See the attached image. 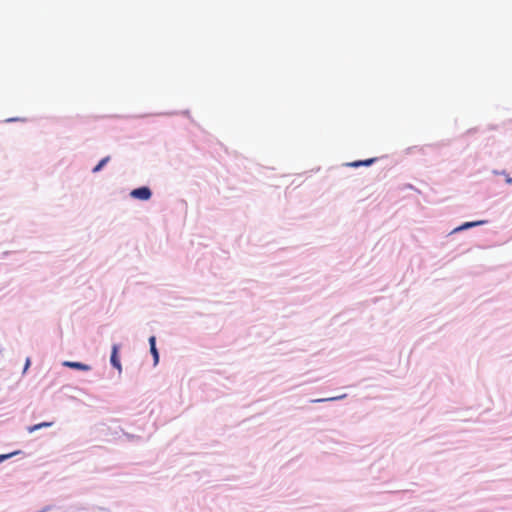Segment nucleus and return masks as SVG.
Segmentation results:
<instances>
[{
	"label": "nucleus",
	"instance_id": "nucleus-1",
	"mask_svg": "<svg viewBox=\"0 0 512 512\" xmlns=\"http://www.w3.org/2000/svg\"><path fill=\"white\" fill-rule=\"evenodd\" d=\"M131 197L139 200H148L151 198V190L148 187L134 189L130 193Z\"/></svg>",
	"mask_w": 512,
	"mask_h": 512
},
{
	"label": "nucleus",
	"instance_id": "nucleus-2",
	"mask_svg": "<svg viewBox=\"0 0 512 512\" xmlns=\"http://www.w3.org/2000/svg\"><path fill=\"white\" fill-rule=\"evenodd\" d=\"M63 366L72 368V369L82 370V371H89L91 369V367L87 364H84L81 362H73V361H64Z\"/></svg>",
	"mask_w": 512,
	"mask_h": 512
},
{
	"label": "nucleus",
	"instance_id": "nucleus-3",
	"mask_svg": "<svg viewBox=\"0 0 512 512\" xmlns=\"http://www.w3.org/2000/svg\"><path fill=\"white\" fill-rule=\"evenodd\" d=\"M118 345H113L112 347V353H111V364L116 368L118 369L119 372H121V363H120V360L118 358Z\"/></svg>",
	"mask_w": 512,
	"mask_h": 512
},
{
	"label": "nucleus",
	"instance_id": "nucleus-4",
	"mask_svg": "<svg viewBox=\"0 0 512 512\" xmlns=\"http://www.w3.org/2000/svg\"><path fill=\"white\" fill-rule=\"evenodd\" d=\"M375 161H376V158H370V159H366V160H358V161L349 162L346 164V166L353 167V168H357L360 166H370Z\"/></svg>",
	"mask_w": 512,
	"mask_h": 512
},
{
	"label": "nucleus",
	"instance_id": "nucleus-5",
	"mask_svg": "<svg viewBox=\"0 0 512 512\" xmlns=\"http://www.w3.org/2000/svg\"><path fill=\"white\" fill-rule=\"evenodd\" d=\"M149 344H150V351L153 355V359H154V364L156 365L159 361V353L157 351V348H156V338L155 336H151L149 338Z\"/></svg>",
	"mask_w": 512,
	"mask_h": 512
},
{
	"label": "nucleus",
	"instance_id": "nucleus-6",
	"mask_svg": "<svg viewBox=\"0 0 512 512\" xmlns=\"http://www.w3.org/2000/svg\"><path fill=\"white\" fill-rule=\"evenodd\" d=\"M52 425H53V422H41V423H39V424H35V425H33V426H29V427L27 428V430H28V432H29V433H33V432H35L36 430H39V429H41V428L50 427V426H52Z\"/></svg>",
	"mask_w": 512,
	"mask_h": 512
},
{
	"label": "nucleus",
	"instance_id": "nucleus-7",
	"mask_svg": "<svg viewBox=\"0 0 512 512\" xmlns=\"http://www.w3.org/2000/svg\"><path fill=\"white\" fill-rule=\"evenodd\" d=\"M110 160V156L104 157L100 162L93 168L92 172L97 173L99 172Z\"/></svg>",
	"mask_w": 512,
	"mask_h": 512
},
{
	"label": "nucleus",
	"instance_id": "nucleus-8",
	"mask_svg": "<svg viewBox=\"0 0 512 512\" xmlns=\"http://www.w3.org/2000/svg\"><path fill=\"white\" fill-rule=\"evenodd\" d=\"M482 223H483V221L467 222V223H464L461 227H459L458 230L470 228V227H473V226H476V225H479V224H482Z\"/></svg>",
	"mask_w": 512,
	"mask_h": 512
},
{
	"label": "nucleus",
	"instance_id": "nucleus-9",
	"mask_svg": "<svg viewBox=\"0 0 512 512\" xmlns=\"http://www.w3.org/2000/svg\"><path fill=\"white\" fill-rule=\"evenodd\" d=\"M15 453H10V454H6V455H0V462H2L3 460L11 457L12 455H14Z\"/></svg>",
	"mask_w": 512,
	"mask_h": 512
},
{
	"label": "nucleus",
	"instance_id": "nucleus-10",
	"mask_svg": "<svg viewBox=\"0 0 512 512\" xmlns=\"http://www.w3.org/2000/svg\"><path fill=\"white\" fill-rule=\"evenodd\" d=\"M30 364H31L30 358H27V359H26L25 366H24V372H26V371H27V369L29 368Z\"/></svg>",
	"mask_w": 512,
	"mask_h": 512
},
{
	"label": "nucleus",
	"instance_id": "nucleus-11",
	"mask_svg": "<svg viewBox=\"0 0 512 512\" xmlns=\"http://www.w3.org/2000/svg\"><path fill=\"white\" fill-rule=\"evenodd\" d=\"M339 397H332V398H329L328 400H335V399H338Z\"/></svg>",
	"mask_w": 512,
	"mask_h": 512
}]
</instances>
